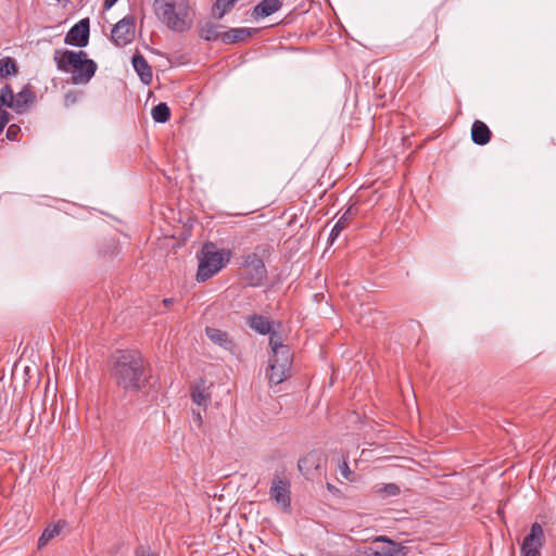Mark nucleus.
<instances>
[{
    "mask_svg": "<svg viewBox=\"0 0 556 556\" xmlns=\"http://www.w3.org/2000/svg\"><path fill=\"white\" fill-rule=\"evenodd\" d=\"M112 377L125 391H139L148 382L142 355L136 350L117 351L113 356Z\"/></svg>",
    "mask_w": 556,
    "mask_h": 556,
    "instance_id": "1",
    "label": "nucleus"
},
{
    "mask_svg": "<svg viewBox=\"0 0 556 556\" xmlns=\"http://www.w3.org/2000/svg\"><path fill=\"white\" fill-rule=\"evenodd\" d=\"M53 61L61 72L72 73V81L75 85H84L94 76L98 65L88 59L85 51H72L56 49L53 53Z\"/></svg>",
    "mask_w": 556,
    "mask_h": 556,
    "instance_id": "2",
    "label": "nucleus"
},
{
    "mask_svg": "<svg viewBox=\"0 0 556 556\" xmlns=\"http://www.w3.org/2000/svg\"><path fill=\"white\" fill-rule=\"evenodd\" d=\"M157 17L172 30L182 33L191 28L189 0H154Z\"/></svg>",
    "mask_w": 556,
    "mask_h": 556,
    "instance_id": "3",
    "label": "nucleus"
},
{
    "mask_svg": "<svg viewBox=\"0 0 556 556\" xmlns=\"http://www.w3.org/2000/svg\"><path fill=\"white\" fill-rule=\"evenodd\" d=\"M273 248L268 244H258L253 252L243 256L241 266L243 279L251 287H258L267 278V269L264 261L270 256Z\"/></svg>",
    "mask_w": 556,
    "mask_h": 556,
    "instance_id": "4",
    "label": "nucleus"
},
{
    "mask_svg": "<svg viewBox=\"0 0 556 556\" xmlns=\"http://www.w3.org/2000/svg\"><path fill=\"white\" fill-rule=\"evenodd\" d=\"M224 267V257L220 252L215 250L213 243L204 244L202 256L199 260L197 273L198 281H206Z\"/></svg>",
    "mask_w": 556,
    "mask_h": 556,
    "instance_id": "5",
    "label": "nucleus"
},
{
    "mask_svg": "<svg viewBox=\"0 0 556 556\" xmlns=\"http://www.w3.org/2000/svg\"><path fill=\"white\" fill-rule=\"evenodd\" d=\"M269 497L283 511L289 513L291 510V482H290V480L287 477L276 472L270 482Z\"/></svg>",
    "mask_w": 556,
    "mask_h": 556,
    "instance_id": "6",
    "label": "nucleus"
},
{
    "mask_svg": "<svg viewBox=\"0 0 556 556\" xmlns=\"http://www.w3.org/2000/svg\"><path fill=\"white\" fill-rule=\"evenodd\" d=\"M135 17L127 15L118 21L111 30V39L117 47H125L135 39Z\"/></svg>",
    "mask_w": 556,
    "mask_h": 556,
    "instance_id": "7",
    "label": "nucleus"
},
{
    "mask_svg": "<svg viewBox=\"0 0 556 556\" xmlns=\"http://www.w3.org/2000/svg\"><path fill=\"white\" fill-rule=\"evenodd\" d=\"M545 541L543 527L539 522L531 526L530 533L521 543L522 556H541V547Z\"/></svg>",
    "mask_w": 556,
    "mask_h": 556,
    "instance_id": "8",
    "label": "nucleus"
},
{
    "mask_svg": "<svg viewBox=\"0 0 556 556\" xmlns=\"http://www.w3.org/2000/svg\"><path fill=\"white\" fill-rule=\"evenodd\" d=\"M269 363L274 364V368L280 367V375L274 374L271 376L275 386L280 384L290 376L292 367V352L290 348H282L277 351L275 350Z\"/></svg>",
    "mask_w": 556,
    "mask_h": 556,
    "instance_id": "9",
    "label": "nucleus"
},
{
    "mask_svg": "<svg viewBox=\"0 0 556 556\" xmlns=\"http://www.w3.org/2000/svg\"><path fill=\"white\" fill-rule=\"evenodd\" d=\"M325 463L324 455L313 451L299 459L298 467L303 476L313 479L323 473Z\"/></svg>",
    "mask_w": 556,
    "mask_h": 556,
    "instance_id": "10",
    "label": "nucleus"
},
{
    "mask_svg": "<svg viewBox=\"0 0 556 556\" xmlns=\"http://www.w3.org/2000/svg\"><path fill=\"white\" fill-rule=\"evenodd\" d=\"M90 22L83 18L70 28L65 35L64 42L70 46L84 48L89 42Z\"/></svg>",
    "mask_w": 556,
    "mask_h": 556,
    "instance_id": "11",
    "label": "nucleus"
},
{
    "mask_svg": "<svg viewBox=\"0 0 556 556\" xmlns=\"http://www.w3.org/2000/svg\"><path fill=\"white\" fill-rule=\"evenodd\" d=\"M375 556H406L407 548L384 535L377 536L374 541Z\"/></svg>",
    "mask_w": 556,
    "mask_h": 556,
    "instance_id": "12",
    "label": "nucleus"
},
{
    "mask_svg": "<svg viewBox=\"0 0 556 556\" xmlns=\"http://www.w3.org/2000/svg\"><path fill=\"white\" fill-rule=\"evenodd\" d=\"M134 70L140 77V80L144 85H149L152 83L153 73L151 66L148 64L146 58L141 53H136L131 60Z\"/></svg>",
    "mask_w": 556,
    "mask_h": 556,
    "instance_id": "13",
    "label": "nucleus"
},
{
    "mask_svg": "<svg viewBox=\"0 0 556 556\" xmlns=\"http://www.w3.org/2000/svg\"><path fill=\"white\" fill-rule=\"evenodd\" d=\"M281 8V0H262L253 8L252 16L254 18H264L278 12Z\"/></svg>",
    "mask_w": 556,
    "mask_h": 556,
    "instance_id": "14",
    "label": "nucleus"
},
{
    "mask_svg": "<svg viewBox=\"0 0 556 556\" xmlns=\"http://www.w3.org/2000/svg\"><path fill=\"white\" fill-rule=\"evenodd\" d=\"M255 31L253 28L239 27L231 28L223 33L222 42L225 45L247 41Z\"/></svg>",
    "mask_w": 556,
    "mask_h": 556,
    "instance_id": "15",
    "label": "nucleus"
},
{
    "mask_svg": "<svg viewBox=\"0 0 556 556\" xmlns=\"http://www.w3.org/2000/svg\"><path fill=\"white\" fill-rule=\"evenodd\" d=\"M220 28L222 25L219 24H216L212 21H204L199 24V35L205 41H222L224 31H220Z\"/></svg>",
    "mask_w": 556,
    "mask_h": 556,
    "instance_id": "16",
    "label": "nucleus"
},
{
    "mask_svg": "<svg viewBox=\"0 0 556 556\" xmlns=\"http://www.w3.org/2000/svg\"><path fill=\"white\" fill-rule=\"evenodd\" d=\"M471 139L478 146H485L491 140V130L488 125L479 119L471 126Z\"/></svg>",
    "mask_w": 556,
    "mask_h": 556,
    "instance_id": "17",
    "label": "nucleus"
},
{
    "mask_svg": "<svg viewBox=\"0 0 556 556\" xmlns=\"http://www.w3.org/2000/svg\"><path fill=\"white\" fill-rule=\"evenodd\" d=\"M190 395L194 404L203 406L204 408L211 401L210 388L205 386L203 380H200V382L191 387Z\"/></svg>",
    "mask_w": 556,
    "mask_h": 556,
    "instance_id": "18",
    "label": "nucleus"
},
{
    "mask_svg": "<svg viewBox=\"0 0 556 556\" xmlns=\"http://www.w3.org/2000/svg\"><path fill=\"white\" fill-rule=\"evenodd\" d=\"M34 100V92L28 87H24L16 96H14L13 110L16 113H23L26 111L28 104Z\"/></svg>",
    "mask_w": 556,
    "mask_h": 556,
    "instance_id": "19",
    "label": "nucleus"
},
{
    "mask_svg": "<svg viewBox=\"0 0 556 556\" xmlns=\"http://www.w3.org/2000/svg\"><path fill=\"white\" fill-rule=\"evenodd\" d=\"M248 325L251 329L255 330L261 334H268L271 330V324L269 319L263 315L254 314L248 318Z\"/></svg>",
    "mask_w": 556,
    "mask_h": 556,
    "instance_id": "20",
    "label": "nucleus"
},
{
    "mask_svg": "<svg viewBox=\"0 0 556 556\" xmlns=\"http://www.w3.org/2000/svg\"><path fill=\"white\" fill-rule=\"evenodd\" d=\"M205 333L208 337V339L215 344H218L219 346H223L225 349L230 348L231 340L229 338L228 332L223 331L220 329L207 327L205 329Z\"/></svg>",
    "mask_w": 556,
    "mask_h": 556,
    "instance_id": "21",
    "label": "nucleus"
},
{
    "mask_svg": "<svg viewBox=\"0 0 556 556\" xmlns=\"http://www.w3.org/2000/svg\"><path fill=\"white\" fill-rule=\"evenodd\" d=\"M238 0H216L212 7V15L216 20H222L236 5Z\"/></svg>",
    "mask_w": 556,
    "mask_h": 556,
    "instance_id": "22",
    "label": "nucleus"
},
{
    "mask_svg": "<svg viewBox=\"0 0 556 556\" xmlns=\"http://www.w3.org/2000/svg\"><path fill=\"white\" fill-rule=\"evenodd\" d=\"M352 210V206H350L332 227L329 235L330 243H333V241L339 237L340 232L348 226Z\"/></svg>",
    "mask_w": 556,
    "mask_h": 556,
    "instance_id": "23",
    "label": "nucleus"
},
{
    "mask_svg": "<svg viewBox=\"0 0 556 556\" xmlns=\"http://www.w3.org/2000/svg\"><path fill=\"white\" fill-rule=\"evenodd\" d=\"M18 72V66L16 61L13 58H4L0 60V77L7 78L9 76L15 75Z\"/></svg>",
    "mask_w": 556,
    "mask_h": 556,
    "instance_id": "24",
    "label": "nucleus"
},
{
    "mask_svg": "<svg viewBox=\"0 0 556 556\" xmlns=\"http://www.w3.org/2000/svg\"><path fill=\"white\" fill-rule=\"evenodd\" d=\"M432 27H421L418 29L412 37L413 43L420 48L426 45H432L433 41L430 40Z\"/></svg>",
    "mask_w": 556,
    "mask_h": 556,
    "instance_id": "25",
    "label": "nucleus"
},
{
    "mask_svg": "<svg viewBox=\"0 0 556 556\" xmlns=\"http://www.w3.org/2000/svg\"><path fill=\"white\" fill-rule=\"evenodd\" d=\"M152 117L156 123H166L170 117V110L164 102L159 103L152 109Z\"/></svg>",
    "mask_w": 556,
    "mask_h": 556,
    "instance_id": "26",
    "label": "nucleus"
},
{
    "mask_svg": "<svg viewBox=\"0 0 556 556\" xmlns=\"http://www.w3.org/2000/svg\"><path fill=\"white\" fill-rule=\"evenodd\" d=\"M60 531H61V528H60L59 523L49 526L48 528H46L38 540V547L39 548L43 547L46 544H48V542L50 540H52L54 536L59 535Z\"/></svg>",
    "mask_w": 556,
    "mask_h": 556,
    "instance_id": "27",
    "label": "nucleus"
},
{
    "mask_svg": "<svg viewBox=\"0 0 556 556\" xmlns=\"http://www.w3.org/2000/svg\"><path fill=\"white\" fill-rule=\"evenodd\" d=\"M14 93L10 85H5L0 89V109L7 106L13 109Z\"/></svg>",
    "mask_w": 556,
    "mask_h": 556,
    "instance_id": "28",
    "label": "nucleus"
},
{
    "mask_svg": "<svg viewBox=\"0 0 556 556\" xmlns=\"http://www.w3.org/2000/svg\"><path fill=\"white\" fill-rule=\"evenodd\" d=\"M268 334L269 345L273 353L275 352V350L277 351L278 349L289 348L288 345L282 343L281 337L277 332L270 330V333Z\"/></svg>",
    "mask_w": 556,
    "mask_h": 556,
    "instance_id": "29",
    "label": "nucleus"
},
{
    "mask_svg": "<svg viewBox=\"0 0 556 556\" xmlns=\"http://www.w3.org/2000/svg\"><path fill=\"white\" fill-rule=\"evenodd\" d=\"M21 132V128L20 126L15 125V124H12L8 127V130H7V134H5V137L8 140L10 141H15L18 139V135Z\"/></svg>",
    "mask_w": 556,
    "mask_h": 556,
    "instance_id": "30",
    "label": "nucleus"
},
{
    "mask_svg": "<svg viewBox=\"0 0 556 556\" xmlns=\"http://www.w3.org/2000/svg\"><path fill=\"white\" fill-rule=\"evenodd\" d=\"M383 492L389 496H396L400 494V488L394 483H389L383 486Z\"/></svg>",
    "mask_w": 556,
    "mask_h": 556,
    "instance_id": "31",
    "label": "nucleus"
},
{
    "mask_svg": "<svg viewBox=\"0 0 556 556\" xmlns=\"http://www.w3.org/2000/svg\"><path fill=\"white\" fill-rule=\"evenodd\" d=\"M357 556H375L374 544L357 549Z\"/></svg>",
    "mask_w": 556,
    "mask_h": 556,
    "instance_id": "32",
    "label": "nucleus"
},
{
    "mask_svg": "<svg viewBox=\"0 0 556 556\" xmlns=\"http://www.w3.org/2000/svg\"><path fill=\"white\" fill-rule=\"evenodd\" d=\"M76 100H77L76 93L73 92V91H70L64 97V104L66 106H71V105H73L76 102Z\"/></svg>",
    "mask_w": 556,
    "mask_h": 556,
    "instance_id": "33",
    "label": "nucleus"
},
{
    "mask_svg": "<svg viewBox=\"0 0 556 556\" xmlns=\"http://www.w3.org/2000/svg\"><path fill=\"white\" fill-rule=\"evenodd\" d=\"M280 371H281L280 367L274 368V364L269 363V367H268V370H267V378H268V381H269L270 384H275L274 380L271 379V376L274 374L280 375Z\"/></svg>",
    "mask_w": 556,
    "mask_h": 556,
    "instance_id": "34",
    "label": "nucleus"
},
{
    "mask_svg": "<svg viewBox=\"0 0 556 556\" xmlns=\"http://www.w3.org/2000/svg\"><path fill=\"white\" fill-rule=\"evenodd\" d=\"M10 114L7 111H0V134L5 125L9 123Z\"/></svg>",
    "mask_w": 556,
    "mask_h": 556,
    "instance_id": "35",
    "label": "nucleus"
},
{
    "mask_svg": "<svg viewBox=\"0 0 556 556\" xmlns=\"http://www.w3.org/2000/svg\"><path fill=\"white\" fill-rule=\"evenodd\" d=\"M136 556H157L155 553L151 552L150 549H144L143 547H140L136 551Z\"/></svg>",
    "mask_w": 556,
    "mask_h": 556,
    "instance_id": "36",
    "label": "nucleus"
},
{
    "mask_svg": "<svg viewBox=\"0 0 556 556\" xmlns=\"http://www.w3.org/2000/svg\"><path fill=\"white\" fill-rule=\"evenodd\" d=\"M118 0H104L103 10H110Z\"/></svg>",
    "mask_w": 556,
    "mask_h": 556,
    "instance_id": "37",
    "label": "nucleus"
},
{
    "mask_svg": "<svg viewBox=\"0 0 556 556\" xmlns=\"http://www.w3.org/2000/svg\"><path fill=\"white\" fill-rule=\"evenodd\" d=\"M342 473H343V476H344L345 478H349L350 470H349L348 463H346L345 460L343 462Z\"/></svg>",
    "mask_w": 556,
    "mask_h": 556,
    "instance_id": "38",
    "label": "nucleus"
},
{
    "mask_svg": "<svg viewBox=\"0 0 556 556\" xmlns=\"http://www.w3.org/2000/svg\"><path fill=\"white\" fill-rule=\"evenodd\" d=\"M193 417H194V420L198 422V425L200 426L201 422H202V416H201V413L200 412H193Z\"/></svg>",
    "mask_w": 556,
    "mask_h": 556,
    "instance_id": "39",
    "label": "nucleus"
},
{
    "mask_svg": "<svg viewBox=\"0 0 556 556\" xmlns=\"http://www.w3.org/2000/svg\"><path fill=\"white\" fill-rule=\"evenodd\" d=\"M173 303H174V300H173V299H164V300H163V304H164L166 307H169Z\"/></svg>",
    "mask_w": 556,
    "mask_h": 556,
    "instance_id": "40",
    "label": "nucleus"
},
{
    "mask_svg": "<svg viewBox=\"0 0 556 556\" xmlns=\"http://www.w3.org/2000/svg\"><path fill=\"white\" fill-rule=\"evenodd\" d=\"M327 489H328L329 491H333L336 488H334L332 484L327 483Z\"/></svg>",
    "mask_w": 556,
    "mask_h": 556,
    "instance_id": "41",
    "label": "nucleus"
},
{
    "mask_svg": "<svg viewBox=\"0 0 556 556\" xmlns=\"http://www.w3.org/2000/svg\"><path fill=\"white\" fill-rule=\"evenodd\" d=\"M58 2H64L65 4L71 3L72 0H56Z\"/></svg>",
    "mask_w": 556,
    "mask_h": 556,
    "instance_id": "42",
    "label": "nucleus"
}]
</instances>
